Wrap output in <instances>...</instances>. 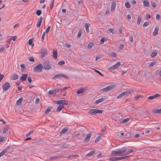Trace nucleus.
Wrapping results in <instances>:
<instances>
[{"instance_id":"f257e3e1","label":"nucleus","mask_w":161,"mask_h":161,"mask_svg":"<svg viewBox=\"0 0 161 161\" xmlns=\"http://www.w3.org/2000/svg\"><path fill=\"white\" fill-rule=\"evenodd\" d=\"M133 152V150L131 149L126 151V147H124L120 149H117L116 151H113L111 154L114 156H123L124 154L127 155Z\"/></svg>"},{"instance_id":"f03ea898","label":"nucleus","mask_w":161,"mask_h":161,"mask_svg":"<svg viewBox=\"0 0 161 161\" xmlns=\"http://www.w3.org/2000/svg\"><path fill=\"white\" fill-rule=\"evenodd\" d=\"M55 103L58 104H60L57 108L56 111L58 113L63 108H64V104L68 105V104L66 103V101H54Z\"/></svg>"},{"instance_id":"7ed1b4c3","label":"nucleus","mask_w":161,"mask_h":161,"mask_svg":"<svg viewBox=\"0 0 161 161\" xmlns=\"http://www.w3.org/2000/svg\"><path fill=\"white\" fill-rule=\"evenodd\" d=\"M42 66L43 69L47 70H49L51 68V66L49 65V62L46 59L44 61Z\"/></svg>"},{"instance_id":"20e7f679","label":"nucleus","mask_w":161,"mask_h":161,"mask_svg":"<svg viewBox=\"0 0 161 161\" xmlns=\"http://www.w3.org/2000/svg\"><path fill=\"white\" fill-rule=\"evenodd\" d=\"M103 111V110L91 109L89 111V113L91 114L95 115L97 114H102Z\"/></svg>"},{"instance_id":"39448f33","label":"nucleus","mask_w":161,"mask_h":161,"mask_svg":"<svg viewBox=\"0 0 161 161\" xmlns=\"http://www.w3.org/2000/svg\"><path fill=\"white\" fill-rule=\"evenodd\" d=\"M43 68L42 64H39L34 67L33 70L35 72H40L42 71Z\"/></svg>"},{"instance_id":"423d86ee","label":"nucleus","mask_w":161,"mask_h":161,"mask_svg":"<svg viewBox=\"0 0 161 161\" xmlns=\"http://www.w3.org/2000/svg\"><path fill=\"white\" fill-rule=\"evenodd\" d=\"M115 86V85H110L103 89H101L100 91L101 92H102V91H103L104 92L108 91L113 89Z\"/></svg>"},{"instance_id":"0eeeda50","label":"nucleus","mask_w":161,"mask_h":161,"mask_svg":"<svg viewBox=\"0 0 161 161\" xmlns=\"http://www.w3.org/2000/svg\"><path fill=\"white\" fill-rule=\"evenodd\" d=\"M61 77H64V78H65L67 79H69V77H67L65 75L61 74H57L55 75L54 77H53L52 79H54L55 78H59Z\"/></svg>"},{"instance_id":"6e6552de","label":"nucleus","mask_w":161,"mask_h":161,"mask_svg":"<svg viewBox=\"0 0 161 161\" xmlns=\"http://www.w3.org/2000/svg\"><path fill=\"white\" fill-rule=\"evenodd\" d=\"M120 65V62H119L113 65L111 67L108 68V70H114L115 69H117L119 66Z\"/></svg>"},{"instance_id":"1a4fd4ad","label":"nucleus","mask_w":161,"mask_h":161,"mask_svg":"<svg viewBox=\"0 0 161 161\" xmlns=\"http://www.w3.org/2000/svg\"><path fill=\"white\" fill-rule=\"evenodd\" d=\"M60 90L59 89H54L50 90L48 92V94L50 95H52L56 94Z\"/></svg>"},{"instance_id":"9d476101","label":"nucleus","mask_w":161,"mask_h":161,"mask_svg":"<svg viewBox=\"0 0 161 161\" xmlns=\"http://www.w3.org/2000/svg\"><path fill=\"white\" fill-rule=\"evenodd\" d=\"M3 88L4 90H7L10 87V84L8 82H6L3 85Z\"/></svg>"},{"instance_id":"9b49d317","label":"nucleus","mask_w":161,"mask_h":161,"mask_svg":"<svg viewBox=\"0 0 161 161\" xmlns=\"http://www.w3.org/2000/svg\"><path fill=\"white\" fill-rule=\"evenodd\" d=\"M41 58L44 57L45 55L47 53V51L46 49H42L41 50Z\"/></svg>"},{"instance_id":"f8f14e48","label":"nucleus","mask_w":161,"mask_h":161,"mask_svg":"<svg viewBox=\"0 0 161 161\" xmlns=\"http://www.w3.org/2000/svg\"><path fill=\"white\" fill-rule=\"evenodd\" d=\"M130 93V92L129 91H126L122 93L121 94H120V95H119L117 97V98H120L122 97H123V96H124L125 95L128 94Z\"/></svg>"},{"instance_id":"ddd939ff","label":"nucleus","mask_w":161,"mask_h":161,"mask_svg":"<svg viewBox=\"0 0 161 161\" xmlns=\"http://www.w3.org/2000/svg\"><path fill=\"white\" fill-rule=\"evenodd\" d=\"M160 96V95L159 94H157L155 95H154L152 96H149L147 98V99L149 100H151L153 99L154 98H156V97H159Z\"/></svg>"},{"instance_id":"4468645a","label":"nucleus","mask_w":161,"mask_h":161,"mask_svg":"<svg viewBox=\"0 0 161 161\" xmlns=\"http://www.w3.org/2000/svg\"><path fill=\"white\" fill-rule=\"evenodd\" d=\"M91 136V134L90 133H88V134H87V136L84 139V142H88L89 141Z\"/></svg>"},{"instance_id":"2eb2a0df","label":"nucleus","mask_w":161,"mask_h":161,"mask_svg":"<svg viewBox=\"0 0 161 161\" xmlns=\"http://www.w3.org/2000/svg\"><path fill=\"white\" fill-rule=\"evenodd\" d=\"M27 77V75L25 74H23L21 76L20 80L22 81H24L26 80Z\"/></svg>"},{"instance_id":"dca6fc26","label":"nucleus","mask_w":161,"mask_h":161,"mask_svg":"<svg viewBox=\"0 0 161 161\" xmlns=\"http://www.w3.org/2000/svg\"><path fill=\"white\" fill-rule=\"evenodd\" d=\"M86 90V89L85 87L83 88H81L80 90L77 91V93L78 94H80L85 92Z\"/></svg>"},{"instance_id":"f3484780","label":"nucleus","mask_w":161,"mask_h":161,"mask_svg":"<svg viewBox=\"0 0 161 161\" xmlns=\"http://www.w3.org/2000/svg\"><path fill=\"white\" fill-rule=\"evenodd\" d=\"M42 17H40L39 19L38 20L37 22V24L36 25L37 28H38L40 27L41 26L42 21Z\"/></svg>"},{"instance_id":"a211bd4d","label":"nucleus","mask_w":161,"mask_h":161,"mask_svg":"<svg viewBox=\"0 0 161 161\" xmlns=\"http://www.w3.org/2000/svg\"><path fill=\"white\" fill-rule=\"evenodd\" d=\"M19 76L18 75L14 74L10 77L11 80H15L18 78Z\"/></svg>"},{"instance_id":"6ab92c4d","label":"nucleus","mask_w":161,"mask_h":161,"mask_svg":"<svg viewBox=\"0 0 161 161\" xmlns=\"http://www.w3.org/2000/svg\"><path fill=\"white\" fill-rule=\"evenodd\" d=\"M96 152L95 150H92L90 151L88 154H87L86 156L87 157H90L92 156Z\"/></svg>"},{"instance_id":"aec40b11","label":"nucleus","mask_w":161,"mask_h":161,"mask_svg":"<svg viewBox=\"0 0 161 161\" xmlns=\"http://www.w3.org/2000/svg\"><path fill=\"white\" fill-rule=\"evenodd\" d=\"M115 6H116V3L115 2H113L112 3V4L111 5V11L113 12L114 11L115 8Z\"/></svg>"},{"instance_id":"412c9836","label":"nucleus","mask_w":161,"mask_h":161,"mask_svg":"<svg viewBox=\"0 0 161 161\" xmlns=\"http://www.w3.org/2000/svg\"><path fill=\"white\" fill-rule=\"evenodd\" d=\"M159 28L158 26H156L154 30V31L153 33V36H156L158 34Z\"/></svg>"},{"instance_id":"4be33fe9","label":"nucleus","mask_w":161,"mask_h":161,"mask_svg":"<svg viewBox=\"0 0 161 161\" xmlns=\"http://www.w3.org/2000/svg\"><path fill=\"white\" fill-rule=\"evenodd\" d=\"M153 112L154 113L161 114V108L160 109H157L153 110Z\"/></svg>"},{"instance_id":"5701e85b","label":"nucleus","mask_w":161,"mask_h":161,"mask_svg":"<svg viewBox=\"0 0 161 161\" xmlns=\"http://www.w3.org/2000/svg\"><path fill=\"white\" fill-rule=\"evenodd\" d=\"M57 50H53V57L55 58L56 59L57 58Z\"/></svg>"},{"instance_id":"b1692460","label":"nucleus","mask_w":161,"mask_h":161,"mask_svg":"<svg viewBox=\"0 0 161 161\" xmlns=\"http://www.w3.org/2000/svg\"><path fill=\"white\" fill-rule=\"evenodd\" d=\"M85 26L86 30V32L87 33H88L89 31V27L90 26V24H89L86 23Z\"/></svg>"},{"instance_id":"393cba45","label":"nucleus","mask_w":161,"mask_h":161,"mask_svg":"<svg viewBox=\"0 0 161 161\" xmlns=\"http://www.w3.org/2000/svg\"><path fill=\"white\" fill-rule=\"evenodd\" d=\"M68 129V128L67 127H64L61 131L60 134H64L67 131Z\"/></svg>"},{"instance_id":"a878e982","label":"nucleus","mask_w":161,"mask_h":161,"mask_svg":"<svg viewBox=\"0 0 161 161\" xmlns=\"http://www.w3.org/2000/svg\"><path fill=\"white\" fill-rule=\"evenodd\" d=\"M143 4L144 6L148 7L149 5V2L147 0H145L143 2Z\"/></svg>"},{"instance_id":"bb28decb","label":"nucleus","mask_w":161,"mask_h":161,"mask_svg":"<svg viewBox=\"0 0 161 161\" xmlns=\"http://www.w3.org/2000/svg\"><path fill=\"white\" fill-rule=\"evenodd\" d=\"M52 107L51 106L48 107L46 110L44 112V113L45 114H47L49 113V112L50 111Z\"/></svg>"},{"instance_id":"cd10ccee","label":"nucleus","mask_w":161,"mask_h":161,"mask_svg":"<svg viewBox=\"0 0 161 161\" xmlns=\"http://www.w3.org/2000/svg\"><path fill=\"white\" fill-rule=\"evenodd\" d=\"M142 21V17L139 16L137 20V23L138 25H139Z\"/></svg>"},{"instance_id":"c85d7f7f","label":"nucleus","mask_w":161,"mask_h":161,"mask_svg":"<svg viewBox=\"0 0 161 161\" xmlns=\"http://www.w3.org/2000/svg\"><path fill=\"white\" fill-rule=\"evenodd\" d=\"M8 127L6 126L3 128V133L4 134H5L8 131Z\"/></svg>"},{"instance_id":"c756f323","label":"nucleus","mask_w":161,"mask_h":161,"mask_svg":"<svg viewBox=\"0 0 161 161\" xmlns=\"http://www.w3.org/2000/svg\"><path fill=\"white\" fill-rule=\"evenodd\" d=\"M157 53L156 51H154L151 54V56L152 58H153L157 55Z\"/></svg>"},{"instance_id":"7c9ffc66","label":"nucleus","mask_w":161,"mask_h":161,"mask_svg":"<svg viewBox=\"0 0 161 161\" xmlns=\"http://www.w3.org/2000/svg\"><path fill=\"white\" fill-rule=\"evenodd\" d=\"M130 156H126L125 157H117V160H119L123 159H124L125 158L127 157H129Z\"/></svg>"},{"instance_id":"2f4dec72","label":"nucleus","mask_w":161,"mask_h":161,"mask_svg":"<svg viewBox=\"0 0 161 161\" xmlns=\"http://www.w3.org/2000/svg\"><path fill=\"white\" fill-rule=\"evenodd\" d=\"M130 120V118H126L125 119H124L122 121V122H121L120 123H123L125 124L127 122H128V121H129Z\"/></svg>"},{"instance_id":"473e14b6","label":"nucleus","mask_w":161,"mask_h":161,"mask_svg":"<svg viewBox=\"0 0 161 161\" xmlns=\"http://www.w3.org/2000/svg\"><path fill=\"white\" fill-rule=\"evenodd\" d=\"M109 160L111 161H118L117 157H114L109 158L108 159Z\"/></svg>"},{"instance_id":"72a5a7b5","label":"nucleus","mask_w":161,"mask_h":161,"mask_svg":"<svg viewBox=\"0 0 161 161\" xmlns=\"http://www.w3.org/2000/svg\"><path fill=\"white\" fill-rule=\"evenodd\" d=\"M54 0H52L51 1V3L50 4V8L51 9H52L54 4Z\"/></svg>"},{"instance_id":"f704fd0d","label":"nucleus","mask_w":161,"mask_h":161,"mask_svg":"<svg viewBox=\"0 0 161 161\" xmlns=\"http://www.w3.org/2000/svg\"><path fill=\"white\" fill-rule=\"evenodd\" d=\"M94 45V44L93 43H89L87 46V48L89 49H90Z\"/></svg>"},{"instance_id":"c9c22d12","label":"nucleus","mask_w":161,"mask_h":161,"mask_svg":"<svg viewBox=\"0 0 161 161\" xmlns=\"http://www.w3.org/2000/svg\"><path fill=\"white\" fill-rule=\"evenodd\" d=\"M149 25V22H146L144 23L143 25V27H144L147 26Z\"/></svg>"},{"instance_id":"e433bc0d","label":"nucleus","mask_w":161,"mask_h":161,"mask_svg":"<svg viewBox=\"0 0 161 161\" xmlns=\"http://www.w3.org/2000/svg\"><path fill=\"white\" fill-rule=\"evenodd\" d=\"M101 139V136H98L97 138L96 139L95 141V142H98Z\"/></svg>"},{"instance_id":"4c0bfd02","label":"nucleus","mask_w":161,"mask_h":161,"mask_svg":"<svg viewBox=\"0 0 161 161\" xmlns=\"http://www.w3.org/2000/svg\"><path fill=\"white\" fill-rule=\"evenodd\" d=\"M41 13L42 11L40 10H38L36 11V14L38 16L40 15L41 14Z\"/></svg>"},{"instance_id":"58836bf2","label":"nucleus","mask_w":161,"mask_h":161,"mask_svg":"<svg viewBox=\"0 0 161 161\" xmlns=\"http://www.w3.org/2000/svg\"><path fill=\"white\" fill-rule=\"evenodd\" d=\"M125 6L127 8H130V6H131L130 5L129 3H128V2L125 3Z\"/></svg>"},{"instance_id":"ea45409f","label":"nucleus","mask_w":161,"mask_h":161,"mask_svg":"<svg viewBox=\"0 0 161 161\" xmlns=\"http://www.w3.org/2000/svg\"><path fill=\"white\" fill-rule=\"evenodd\" d=\"M6 152V151L5 150H3L2 152H1L0 153V157L4 155L5 153Z\"/></svg>"},{"instance_id":"a19ab883","label":"nucleus","mask_w":161,"mask_h":161,"mask_svg":"<svg viewBox=\"0 0 161 161\" xmlns=\"http://www.w3.org/2000/svg\"><path fill=\"white\" fill-rule=\"evenodd\" d=\"M45 36V32H44L42 35V36L41 37V41L42 42H43L44 41V37Z\"/></svg>"},{"instance_id":"79ce46f5","label":"nucleus","mask_w":161,"mask_h":161,"mask_svg":"<svg viewBox=\"0 0 161 161\" xmlns=\"http://www.w3.org/2000/svg\"><path fill=\"white\" fill-rule=\"evenodd\" d=\"M108 33L112 32L113 33L114 32V30L113 28H109L108 29Z\"/></svg>"},{"instance_id":"37998d69","label":"nucleus","mask_w":161,"mask_h":161,"mask_svg":"<svg viewBox=\"0 0 161 161\" xmlns=\"http://www.w3.org/2000/svg\"><path fill=\"white\" fill-rule=\"evenodd\" d=\"M65 63V62L63 61H61L58 63V64L60 65H62L64 64Z\"/></svg>"},{"instance_id":"c03bdc74","label":"nucleus","mask_w":161,"mask_h":161,"mask_svg":"<svg viewBox=\"0 0 161 161\" xmlns=\"http://www.w3.org/2000/svg\"><path fill=\"white\" fill-rule=\"evenodd\" d=\"M33 132V130L30 131L26 135V136H30L31 134H32Z\"/></svg>"},{"instance_id":"a18cd8bd","label":"nucleus","mask_w":161,"mask_h":161,"mask_svg":"<svg viewBox=\"0 0 161 161\" xmlns=\"http://www.w3.org/2000/svg\"><path fill=\"white\" fill-rule=\"evenodd\" d=\"M151 5L152 6H153L154 8H156L157 6L156 4L153 2H151Z\"/></svg>"},{"instance_id":"49530a36","label":"nucleus","mask_w":161,"mask_h":161,"mask_svg":"<svg viewBox=\"0 0 161 161\" xmlns=\"http://www.w3.org/2000/svg\"><path fill=\"white\" fill-rule=\"evenodd\" d=\"M58 157H52L49 158V160H54V159H56L58 158Z\"/></svg>"},{"instance_id":"de8ad7c7","label":"nucleus","mask_w":161,"mask_h":161,"mask_svg":"<svg viewBox=\"0 0 161 161\" xmlns=\"http://www.w3.org/2000/svg\"><path fill=\"white\" fill-rule=\"evenodd\" d=\"M95 72H96L98 74L100 75L103 76V75H102L101 73L99 71H98L96 69H95Z\"/></svg>"},{"instance_id":"09e8293b","label":"nucleus","mask_w":161,"mask_h":161,"mask_svg":"<svg viewBox=\"0 0 161 161\" xmlns=\"http://www.w3.org/2000/svg\"><path fill=\"white\" fill-rule=\"evenodd\" d=\"M156 62L155 61H153L151 63L149 66H153L156 64Z\"/></svg>"},{"instance_id":"8fccbe9b","label":"nucleus","mask_w":161,"mask_h":161,"mask_svg":"<svg viewBox=\"0 0 161 161\" xmlns=\"http://www.w3.org/2000/svg\"><path fill=\"white\" fill-rule=\"evenodd\" d=\"M141 97H142L141 96H140V95H137L135 97V99L136 100H138L139 98Z\"/></svg>"},{"instance_id":"3c124183","label":"nucleus","mask_w":161,"mask_h":161,"mask_svg":"<svg viewBox=\"0 0 161 161\" xmlns=\"http://www.w3.org/2000/svg\"><path fill=\"white\" fill-rule=\"evenodd\" d=\"M32 41H33L32 39H29V41H28V44H29L30 45H31V44L32 43Z\"/></svg>"},{"instance_id":"603ef678","label":"nucleus","mask_w":161,"mask_h":161,"mask_svg":"<svg viewBox=\"0 0 161 161\" xmlns=\"http://www.w3.org/2000/svg\"><path fill=\"white\" fill-rule=\"evenodd\" d=\"M50 27H51L50 26H48L47 27V30L46 31V33H48V32L49 31V30H50Z\"/></svg>"},{"instance_id":"864d4df0","label":"nucleus","mask_w":161,"mask_h":161,"mask_svg":"<svg viewBox=\"0 0 161 161\" xmlns=\"http://www.w3.org/2000/svg\"><path fill=\"white\" fill-rule=\"evenodd\" d=\"M22 101H16V105L18 106L20 105L22 103Z\"/></svg>"},{"instance_id":"5fc2aeb1","label":"nucleus","mask_w":161,"mask_h":161,"mask_svg":"<svg viewBox=\"0 0 161 161\" xmlns=\"http://www.w3.org/2000/svg\"><path fill=\"white\" fill-rule=\"evenodd\" d=\"M111 55L113 56V57L114 58L116 57L117 56L116 53H112Z\"/></svg>"},{"instance_id":"6e6d98bb","label":"nucleus","mask_w":161,"mask_h":161,"mask_svg":"<svg viewBox=\"0 0 161 161\" xmlns=\"http://www.w3.org/2000/svg\"><path fill=\"white\" fill-rule=\"evenodd\" d=\"M81 33H82L81 32V31L79 32L78 34V35H77V36L78 38H79L80 37V36L81 35Z\"/></svg>"},{"instance_id":"4d7b16f0","label":"nucleus","mask_w":161,"mask_h":161,"mask_svg":"<svg viewBox=\"0 0 161 161\" xmlns=\"http://www.w3.org/2000/svg\"><path fill=\"white\" fill-rule=\"evenodd\" d=\"M4 48L3 47H1L0 48V52H2L4 50Z\"/></svg>"},{"instance_id":"13d9d810","label":"nucleus","mask_w":161,"mask_h":161,"mask_svg":"<svg viewBox=\"0 0 161 161\" xmlns=\"http://www.w3.org/2000/svg\"><path fill=\"white\" fill-rule=\"evenodd\" d=\"M29 60L30 61H31V62H34V58L32 57H31L30 58H29Z\"/></svg>"},{"instance_id":"bf43d9fd","label":"nucleus","mask_w":161,"mask_h":161,"mask_svg":"<svg viewBox=\"0 0 161 161\" xmlns=\"http://www.w3.org/2000/svg\"><path fill=\"white\" fill-rule=\"evenodd\" d=\"M20 67L22 69H25V66L23 64H21L20 65Z\"/></svg>"},{"instance_id":"052dcab7","label":"nucleus","mask_w":161,"mask_h":161,"mask_svg":"<svg viewBox=\"0 0 161 161\" xmlns=\"http://www.w3.org/2000/svg\"><path fill=\"white\" fill-rule=\"evenodd\" d=\"M4 137H0V142H2L4 140Z\"/></svg>"},{"instance_id":"680f3d73","label":"nucleus","mask_w":161,"mask_h":161,"mask_svg":"<svg viewBox=\"0 0 161 161\" xmlns=\"http://www.w3.org/2000/svg\"><path fill=\"white\" fill-rule=\"evenodd\" d=\"M160 15L159 14H157V15L156 16V19H157V20H159V19H160Z\"/></svg>"},{"instance_id":"e2e57ef3","label":"nucleus","mask_w":161,"mask_h":161,"mask_svg":"<svg viewBox=\"0 0 161 161\" xmlns=\"http://www.w3.org/2000/svg\"><path fill=\"white\" fill-rule=\"evenodd\" d=\"M129 38H130V41L132 42H133V36L131 35V36H130Z\"/></svg>"},{"instance_id":"0e129e2a","label":"nucleus","mask_w":161,"mask_h":161,"mask_svg":"<svg viewBox=\"0 0 161 161\" xmlns=\"http://www.w3.org/2000/svg\"><path fill=\"white\" fill-rule=\"evenodd\" d=\"M28 80L29 83H31V79L30 77H28L27 78Z\"/></svg>"},{"instance_id":"69168bd1","label":"nucleus","mask_w":161,"mask_h":161,"mask_svg":"<svg viewBox=\"0 0 161 161\" xmlns=\"http://www.w3.org/2000/svg\"><path fill=\"white\" fill-rule=\"evenodd\" d=\"M124 47V46L123 44H121L119 46V48L120 50H122Z\"/></svg>"},{"instance_id":"338daca9","label":"nucleus","mask_w":161,"mask_h":161,"mask_svg":"<svg viewBox=\"0 0 161 161\" xmlns=\"http://www.w3.org/2000/svg\"><path fill=\"white\" fill-rule=\"evenodd\" d=\"M65 45L66 47H67L68 48L70 47V45L68 43L65 44Z\"/></svg>"},{"instance_id":"774afa93","label":"nucleus","mask_w":161,"mask_h":161,"mask_svg":"<svg viewBox=\"0 0 161 161\" xmlns=\"http://www.w3.org/2000/svg\"><path fill=\"white\" fill-rule=\"evenodd\" d=\"M104 42V39L103 38H101V39L100 43L103 44Z\"/></svg>"}]
</instances>
